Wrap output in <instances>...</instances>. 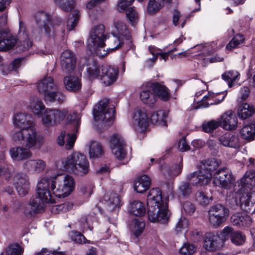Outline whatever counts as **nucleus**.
<instances>
[{"mask_svg":"<svg viewBox=\"0 0 255 255\" xmlns=\"http://www.w3.org/2000/svg\"><path fill=\"white\" fill-rule=\"evenodd\" d=\"M75 187V179L69 174L57 173L51 181L46 176L42 177L37 184V197H32L24 206L25 214L41 212L45 204L55 203L53 195L58 198L66 197L74 191Z\"/></svg>","mask_w":255,"mask_h":255,"instance_id":"f257e3e1","label":"nucleus"},{"mask_svg":"<svg viewBox=\"0 0 255 255\" xmlns=\"http://www.w3.org/2000/svg\"><path fill=\"white\" fill-rule=\"evenodd\" d=\"M32 119L31 115L25 113H19L14 116L13 123L21 129L14 131L12 139L28 148L39 149L44 141L43 138L37 134Z\"/></svg>","mask_w":255,"mask_h":255,"instance_id":"f03ea898","label":"nucleus"},{"mask_svg":"<svg viewBox=\"0 0 255 255\" xmlns=\"http://www.w3.org/2000/svg\"><path fill=\"white\" fill-rule=\"evenodd\" d=\"M105 27L103 24L95 25L91 29L87 46L89 50L100 57H103L109 53L119 48L125 38L117 35H112L107 43L105 48V40L108 34L105 33Z\"/></svg>","mask_w":255,"mask_h":255,"instance_id":"7ed1b4c3","label":"nucleus"},{"mask_svg":"<svg viewBox=\"0 0 255 255\" xmlns=\"http://www.w3.org/2000/svg\"><path fill=\"white\" fill-rule=\"evenodd\" d=\"M168 198L162 197L159 188L151 189L147 198V213L149 220L152 223L165 224L170 218V212L168 208Z\"/></svg>","mask_w":255,"mask_h":255,"instance_id":"20e7f679","label":"nucleus"},{"mask_svg":"<svg viewBox=\"0 0 255 255\" xmlns=\"http://www.w3.org/2000/svg\"><path fill=\"white\" fill-rule=\"evenodd\" d=\"M81 115L75 112L69 111L67 108L61 109L47 108L41 116L42 125L46 127H54L63 122L71 124L77 131L80 125Z\"/></svg>","mask_w":255,"mask_h":255,"instance_id":"39448f33","label":"nucleus"},{"mask_svg":"<svg viewBox=\"0 0 255 255\" xmlns=\"http://www.w3.org/2000/svg\"><path fill=\"white\" fill-rule=\"evenodd\" d=\"M56 168L58 171H67L82 176L88 173L89 162L84 154L73 152L66 157L58 161L56 164Z\"/></svg>","mask_w":255,"mask_h":255,"instance_id":"423d86ee","label":"nucleus"},{"mask_svg":"<svg viewBox=\"0 0 255 255\" xmlns=\"http://www.w3.org/2000/svg\"><path fill=\"white\" fill-rule=\"evenodd\" d=\"M222 161L216 158L202 160L198 165V170L189 173L186 179L193 185L205 186L208 185L212 179V172L219 168Z\"/></svg>","mask_w":255,"mask_h":255,"instance_id":"0eeeda50","label":"nucleus"},{"mask_svg":"<svg viewBox=\"0 0 255 255\" xmlns=\"http://www.w3.org/2000/svg\"><path fill=\"white\" fill-rule=\"evenodd\" d=\"M86 70L89 79H100L105 86L114 83L118 77V68L108 65L99 66L94 61L87 65Z\"/></svg>","mask_w":255,"mask_h":255,"instance_id":"6e6552de","label":"nucleus"},{"mask_svg":"<svg viewBox=\"0 0 255 255\" xmlns=\"http://www.w3.org/2000/svg\"><path fill=\"white\" fill-rule=\"evenodd\" d=\"M255 186V171H247L239 182V186L241 187L237 191L242 194L240 199V206L246 212L250 210V206L253 204L252 199L255 197V191L251 190Z\"/></svg>","mask_w":255,"mask_h":255,"instance_id":"1a4fd4ad","label":"nucleus"},{"mask_svg":"<svg viewBox=\"0 0 255 255\" xmlns=\"http://www.w3.org/2000/svg\"><path fill=\"white\" fill-rule=\"evenodd\" d=\"M115 107L108 102L101 101L94 108V118L98 126L106 129L111 126L114 120Z\"/></svg>","mask_w":255,"mask_h":255,"instance_id":"9d476101","label":"nucleus"},{"mask_svg":"<svg viewBox=\"0 0 255 255\" xmlns=\"http://www.w3.org/2000/svg\"><path fill=\"white\" fill-rule=\"evenodd\" d=\"M218 47L217 43L215 42L197 45L194 47L195 50L199 52V59L202 65L206 66L209 63L220 62L222 60L223 58L221 56L217 54L211 55L216 51Z\"/></svg>","mask_w":255,"mask_h":255,"instance_id":"9b49d317","label":"nucleus"},{"mask_svg":"<svg viewBox=\"0 0 255 255\" xmlns=\"http://www.w3.org/2000/svg\"><path fill=\"white\" fill-rule=\"evenodd\" d=\"M149 125V118L147 110L142 107H137L131 116V126L137 132L146 131Z\"/></svg>","mask_w":255,"mask_h":255,"instance_id":"f8f14e48","label":"nucleus"},{"mask_svg":"<svg viewBox=\"0 0 255 255\" xmlns=\"http://www.w3.org/2000/svg\"><path fill=\"white\" fill-rule=\"evenodd\" d=\"M110 143L112 152L116 158L119 160L124 159L127 152L125 140L123 136L119 134H114L112 136Z\"/></svg>","mask_w":255,"mask_h":255,"instance_id":"ddd939ff","label":"nucleus"},{"mask_svg":"<svg viewBox=\"0 0 255 255\" xmlns=\"http://www.w3.org/2000/svg\"><path fill=\"white\" fill-rule=\"evenodd\" d=\"M35 19L37 25L39 27H42L41 29L42 33H44L49 36L54 33L55 27L53 23L50 20V16L49 14L40 11L36 14Z\"/></svg>","mask_w":255,"mask_h":255,"instance_id":"4468645a","label":"nucleus"},{"mask_svg":"<svg viewBox=\"0 0 255 255\" xmlns=\"http://www.w3.org/2000/svg\"><path fill=\"white\" fill-rule=\"evenodd\" d=\"M134 0H120L118 4V9L120 11H126V17L131 25L136 24L139 19L138 12L134 7H128Z\"/></svg>","mask_w":255,"mask_h":255,"instance_id":"2eb2a0df","label":"nucleus"},{"mask_svg":"<svg viewBox=\"0 0 255 255\" xmlns=\"http://www.w3.org/2000/svg\"><path fill=\"white\" fill-rule=\"evenodd\" d=\"M218 233H208L205 235L203 247L209 252H215L220 248L223 242L222 237Z\"/></svg>","mask_w":255,"mask_h":255,"instance_id":"dca6fc26","label":"nucleus"},{"mask_svg":"<svg viewBox=\"0 0 255 255\" xmlns=\"http://www.w3.org/2000/svg\"><path fill=\"white\" fill-rule=\"evenodd\" d=\"M217 95L208 93L201 99H194L193 108L194 109H202L208 107L210 105H217L223 100V96L220 99L216 98Z\"/></svg>","mask_w":255,"mask_h":255,"instance_id":"f3484780","label":"nucleus"},{"mask_svg":"<svg viewBox=\"0 0 255 255\" xmlns=\"http://www.w3.org/2000/svg\"><path fill=\"white\" fill-rule=\"evenodd\" d=\"M109 30L112 35H117L128 39L130 36L129 29L124 21L120 19H116L110 27Z\"/></svg>","mask_w":255,"mask_h":255,"instance_id":"a211bd4d","label":"nucleus"},{"mask_svg":"<svg viewBox=\"0 0 255 255\" xmlns=\"http://www.w3.org/2000/svg\"><path fill=\"white\" fill-rule=\"evenodd\" d=\"M16 48L19 50L25 51L28 50L32 46V42L30 40L26 32L24 23L19 21V36Z\"/></svg>","mask_w":255,"mask_h":255,"instance_id":"6ab92c4d","label":"nucleus"},{"mask_svg":"<svg viewBox=\"0 0 255 255\" xmlns=\"http://www.w3.org/2000/svg\"><path fill=\"white\" fill-rule=\"evenodd\" d=\"M13 184L20 196L27 195L29 190V182L26 176L20 174L15 175L13 178Z\"/></svg>","mask_w":255,"mask_h":255,"instance_id":"aec40b11","label":"nucleus"},{"mask_svg":"<svg viewBox=\"0 0 255 255\" xmlns=\"http://www.w3.org/2000/svg\"><path fill=\"white\" fill-rule=\"evenodd\" d=\"M37 88L45 99L47 94H50L51 91L56 89L57 86L51 77L46 76L39 81Z\"/></svg>","mask_w":255,"mask_h":255,"instance_id":"412c9836","label":"nucleus"},{"mask_svg":"<svg viewBox=\"0 0 255 255\" xmlns=\"http://www.w3.org/2000/svg\"><path fill=\"white\" fill-rule=\"evenodd\" d=\"M46 166L45 161L41 159L26 160L23 164V168L33 174H39L43 171Z\"/></svg>","mask_w":255,"mask_h":255,"instance_id":"4be33fe9","label":"nucleus"},{"mask_svg":"<svg viewBox=\"0 0 255 255\" xmlns=\"http://www.w3.org/2000/svg\"><path fill=\"white\" fill-rule=\"evenodd\" d=\"M168 112L164 110H158L153 112L149 118V124L160 127H167Z\"/></svg>","mask_w":255,"mask_h":255,"instance_id":"5701e85b","label":"nucleus"},{"mask_svg":"<svg viewBox=\"0 0 255 255\" xmlns=\"http://www.w3.org/2000/svg\"><path fill=\"white\" fill-rule=\"evenodd\" d=\"M89 158L96 159L102 157L105 154V150L102 143L97 140H92L88 144Z\"/></svg>","mask_w":255,"mask_h":255,"instance_id":"b1692460","label":"nucleus"},{"mask_svg":"<svg viewBox=\"0 0 255 255\" xmlns=\"http://www.w3.org/2000/svg\"><path fill=\"white\" fill-rule=\"evenodd\" d=\"M17 43V38L14 36L6 35L0 29V51H7L12 49Z\"/></svg>","mask_w":255,"mask_h":255,"instance_id":"393cba45","label":"nucleus"},{"mask_svg":"<svg viewBox=\"0 0 255 255\" xmlns=\"http://www.w3.org/2000/svg\"><path fill=\"white\" fill-rule=\"evenodd\" d=\"M231 238L232 242L236 245H242L246 241V236L240 232H233L232 228L227 227L224 228V241Z\"/></svg>","mask_w":255,"mask_h":255,"instance_id":"a878e982","label":"nucleus"},{"mask_svg":"<svg viewBox=\"0 0 255 255\" xmlns=\"http://www.w3.org/2000/svg\"><path fill=\"white\" fill-rule=\"evenodd\" d=\"M63 84L66 90L74 92L79 91L82 86L79 78L78 76L71 75L64 78Z\"/></svg>","mask_w":255,"mask_h":255,"instance_id":"bb28decb","label":"nucleus"},{"mask_svg":"<svg viewBox=\"0 0 255 255\" xmlns=\"http://www.w3.org/2000/svg\"><path fill=\"white\" fill-rule=\"evenodd\" d=\"M151 180L146 175H143L136 178L133 182L134 190L139 193H143L147 190L150 185Z\"/></svg>","mask_w":255,"mask_h":255,"instance_id":"cd10ccee","label":"nucleus"},{"mask_svg":"<svg viewBox=\"0 0 255 255\" xmlns=\"http://www.w3.org/2000/svg\"><path fill=\"white\" fill-rule=\"evenodd\" d=\"M255 113V107L252 104L243 103L238 106L237 115L241 120H246L252 117Z\"/></svg>","mask_w":255,"mask_h":255,"instance_id":"c85d7f7f","label":"nucleus"},{"mask_svg":"<svg viewBox=\"0 0 255 255\" xmlns=\"http://www.w3.org/2000/svg\"><path fill=\"white\" fill-rule=\"evenodd\" d=\"M231 221L235 225L239 227H248L252 223L250 216L245 213H238L233 215L231 217Z\"/></svg>","mask_w":255,"mask_h":255,"instance_id":"c756f323","label":"nucleus"},{"mask_svg":"<svg viewBox=\"0 0 255 255\" xmlns=\"http://www.w3.org/2000/svg\"><path fill=\"white\" fill-rule=\"evenodd\" d=\"M129 212L134 216L142 217L146 214V204L142 201L134 200L129 204Z\"/></svg>","mask_w":255,"mask_h":255,"instance_id":"7c9ffc66","label":"nucleus"},{"mask_svg":"<svg viewBox=\"0 0 255 255\" xmlns=\"http://www.w3.org/2000/svg\"><path fill=\"white\" fill-rule=\"evenodd\" d=\"M11 158L14 160H19L30 158L32 153L28 148L23 147H13L9 150Z\"/></svg>","mask_w":255,"mask_h":255,"instance_id":"2f4dec72","label":"nucleus"},{"mask_svg":"<svg viewBox=\"0 0 255 255\" xmlns=\"http://www.w3.org/2000/svg\"><path fill=\"white\" fill-rule=\"evenodd\" d=\"M104 200L109 211L116 210L119 208L121 205L120 198L115 193H107L104 196Z\"/></svg>","mask_w":255,"mask_h":255,"instance_id":"473e14b6","label":"nucleus"},{"mask_svg":"<svg viewBox=\"0 0 255 255\" xmlns=\"http://www.w3.org/2000/svg\"><path fill=\"white\" fill-rule=\"evenodd\" d=\"M238 119L235 113L229 111L224 114V129L234 130L237 127Z\"/></svg>","mask_w":255,"mask_h":255,"instance_id":"72a5a7b5","label":"nucleus"},{"mask_svg":"<svg viewBox=\"0 0 255 255\" xmlns=\"http://www.w3.org/2000/svg\"><path fill=\"white\" fill-rule=\"evenodd\" d=\"M240 135L241 138L248 141L255 139V123H251L243 127L240 130Z\"/></svg>","mask_w":255,"mask_h":255,"instance_id":"f704fd0d","label":"nucleus"},{"mask_svg":"<svg viewBox=\"0 0 255 255\" xmlns=\"http://www.w3.org/2000/svg\"><path fill=\"white\" fill-rule=\"evenodd\" d=\"M28 107L34 114L41 116V117L46 109L41 100L37 97L33 98L30 100Z\"/></svg>","mask_w":255,"mask_h":255,"instance_id":"c9c22d12","label":"nucleus"},{"mask_svg":"<svg viewBox=\"0 0 255 255\" xmlns=\"http://www.w3.org/2000/svg\"><path fill=\"white\" fill-rule=\"evenodd\" d=\"M152 87H147L143 88L140 93V99L144 104L149 106L152 105L156 101L154 94L151 92Z\"/></svg>","mask_w":255,"mask_h":255,"instance_id":"e433bc0d","label":"nucleus"},{"mask_svg":"<svg viewBox=\"0 0 255 255\" xmlns=\"http://www.w3.org/2000/svg\"><path fill=\"white\" fill-rule=\"evenodd\" d=\"M67 136V141L66 143V148L67 149H70L74 146L76 136L75 133L71 134L68 133L66 135L65 131L62 132L57 138V143L59 145H63L64 144V139L65 137Z\"/></svg>","mask_w":255,"mask_h":255,"instance_id":"4c0bfd02","label":"nucleus"},{"mask_svg":"<svg viewBox=\"0 0 255 255\" xmlns=\"http://www.w3.org/2000/svg\"><path fill=\"white\" fill-rule=\"evenodd\" d=\"M223 116L214 120H211L207 122H204L202 125V128L203 131L207 133H210L221 127L223 123Z\"/></svg>","mask_w":255,"mask_h":255,"instance_id":"58836bf2","label":"nucleus"},{"mask_svg":"<svg viewBox=\"0 0 255 255\" xmlns=\"http://www.w3.org/2000/svg\"><path fill=\"white\" fill-rule=\"evenodd\" d=\"M152 89L157 96L161 100L166 101L170 98L169 89L164 85L156 84L152 86Z\"/></svg>","mask_w":255,"mask_h":255,"instance_id":"ea45409f","label":"nucleus"},{"mask_svg":"<svg viewBox=\"0 0 255 255\" xmlns=\"http://www.w3.org/2000/svg\"><path fill=\"white\" fill-rule=\"evenodd\" d=\"M224 136V146L236 148L239 146V138L233 132L226 133Z\"/></svg>","mask_w":255,"mask_h":255,"instance_id":"a19ab883","label":"nucleus"},{"mask_svg":"<svg viewBox=\"0 0 255 255\" xmlns=\"http://www.w3.org/2000/svg\"><path fill=\"white\" fill-rule=\"evenodd\" d=\"M145 223L138 219L133 220L129 225V229L135 236L137 237L143 231L145 228Z\"/></svg>","mask_w":255,"mask_h":255,"instance_id":"79ce46f5","label":"nucleus"},{"mask_svg":"<svg viewBox=\"0 0 255 255\" xmlns=\"http://www.w3.org/2000/svg\"><path fill=\"white\" fill-rule=\"evenodd\" d=\"M164 0H149L147 8L148 13L152 14L160 10L164 5Z\"/></svg>","mask_w":255,"mask_h":255,"instance_id":"37998d69","label":"nucleus"},{"mask_svg":"<svg viewBox=\"0 0 255 255\" xmlns=\"http://www.w3.org/2000/svg\"><path fill=\"white\" fill-rule=\"evenodd\" d=\"M189 226L188 220L184 217H181L176 224L175 231L177 234L182 233L185 234Z\"/></svg>","mask_w":255,"mask_h":255,"instance_id":"c03bdc74","label":"nucleus"},{"mask_svg":"<svg viewBox=\"0 0 255 255\" xmlns=\"http://www.w3.org/2000/svg\"><path fill=\"white\" fill-rule=\"evenodd\" d=\"M186 18L178 10L173 11L172 22L174 26L183 28L186 23Z\"/></svg>","mask_w":255,"mask_h":255,"instance_id":"a18cd8bd","label":"nucleus"},{"mask_svg":"<svg viewBox=\"0 0 255 255\" xmlns=\"http://www.w3.org/2000/svg\"><path fill=\"white\" fill-rule=\"evenodd\" d=\"M65 99L64 95L61 92L53 90L50 94L47 95L44 99L46 102H63Z\"/></svg>","mask_w":255,"mask_h":255,"instance_id":"49530a36","label":"nucleus"},{"mask_svg":"<svg viewBox=\"0 0 255 255\" xmlns=\"http://www.w3.org/2000/svg\"><path fill=\"white\" fill-rule=\"evenodd\" d=\"M239 73L236 71H229L224 73V81L228 84L229 88H232L234 83L238 80Z\"/></svg>","mask_w":255,"mask_h":255,"instance_id":"de8ad7c7","label":"nucleus"},{"mask_svg":"<svg viewBox=\"0 0 255 255\" xmlns=\"http://www.w3.org/2000/svg\"><path fill=\"white\" fill-rule=\"evenodd\" d=\"M235 177L230 169L224 168V189H230L235 183Z\"/></svg>","mask_w":255,"mask_h":255,"instance_id":"09e8293b","label":"nucleus"},{"mask_svg":"<svg viewBox=\"0 0 255 255\" xmlns=\"http://www.w3.org/2000/svg\"><path fill=\"white\" fill-rule=\"evenodd\" d=\"M214 171L215 172L213 175H212L213 184L216 186L222 188L223 187V168L220 167Z\"/></svg>","mask_w":255,"mask_h":255,"instance_id":"8fccbe9b","label":"nucleus"},{"mask_svg":"<svg viewBox=\"0 0 255 255\" xmlns=\"http://www.w3.org/2000/svg\"><path fill=\"white\" fill-rule=\"evenodd\" d=\"M244 42V38L241 35H237L235 36L227 45L226 49L228 50L231 51L234 48H238L242 45Z\"/></svg>","mask_w":255,"mask_h":255,"instance_id":"3c124183","label":"nucleus"},{"mask_svg":"<svg viewBox=\"0 0 255 255\" xmlns=\"http://www.w3.org/2000/svg\"><path fill=\"white\" fill-rule=\"evenodd\" d=\"M196 250L197 248L194 244L185 243L180 248L179 252L182 255H192Z\"/></svg>","mask_w":255,"mask_h":255,"instance_id":"603ef678","label":"nucleus"},{"mask_svg":"<svg viewBox=\"0 0 255 255\" xmlns=\"http://www.w3.org/2000/svg\"><path fill=\"white\" fill-rule=\"evenodd\" d=\"M72 206L73 204L71 203H65L60 205H53L50 210L52 213L58 214L69 211L72 208Z\"/></svg>","mask_w":255,"mask_h":255,"instance_id":"864d4df0","label":"nucleus"},{"mask_svg":"<svg viewBox=\"0 0 255 255\" xmlns=\"http://www.w3.org/2000/svg\"><path fill=\"white\" fill-rule=\"evenodd\" d=\"M80 17L79 11L78 10H74L72 13V17H69L67 22V29L71 30L76 25Z\"/></svg>","mask_w":255,"mask_h":255,"instance_id":"5fc2aeb1","label":"nucleus"},{"mask_svg":"<svg viewBox=\"0 0 255 255\" xmlns=\"http://www.w3.org/2000/svg\"><path fill=\"white\" fill-rule=\"evenodd\" d=\"M148 50L150 53L152 55H157V56L159 55L160 59L164 60V62H165L168 58L169 55L171 52V51H170L167 52H163L162 50L159 48H158L154 46H149L148 47Z\"/></svg>","mask_w":255,"mask_h":255,"instance_id":"6e6d98bb","label":"nucleus"},{"mask_svg":"<svg viewBox=\"0 0 255 255\" xmlns=\"http://www.w3.org/2000/svg\"><path fill=\"white\" fill-rule=\"evenodd\" d=\"M76 63V58L66 60L65 62H61L63 71L65 73H71L73 71Z\"/></svg>","mask_w":255,"mask_h":255,"instance_id":"4d7b16f0","label":"nucleus"},{"mask_svg":"<svg viewBox=\"0 0 255 255\" xmlns=\"http://www.w3.org/2000/svg\"><path fill=\"white\" fill-rule=\"evenodd\" d=\"M23 251V249L17 244L10 245L5 249L7 255H21Z\"/></svg>","mask_w":255,"mask_h":255,"instance_id":"13d9d810","label":"nucleus"},{"mask_svg":"<svg viewBox=\"0 0 255 255\" xmlns=\"http://www.w3.org/2000/svg\"><path fill=\"white\" fill-rule=\"evenodd\" d=\"M196 199L200 204L206 206L209 204L212 197L207 195L202 191H199L196 194Z\"/></svg>","mask_w":255,"mask_h":255,"instance_id":"bf43d9fd","label":"nucleus"},{"mask_svg":"<svg viewBox=\"0 0 255 255\" xmlns=\"http://www.w3.org/2000/svg\"><path fill=\"white\" fill-rule=\"evenodd\" d=\"M54 1L65 11H68L71 9L74 6V0H54Z\"/></svg>","mask_w":255,"mask_h":255,"instance_id":"052dcab7","label":"nucleus"},{"mask_svg":"<svg viewBox=\"0 0 255 255\" xmlns=\"http://www.w3.org/2000/svg\"><path fill=\"white\" fill-rule=\"evenodd\" d=\"M72 240L77 244H82L88 242L85 237L80 233L78 232H73L71 234Z\"/></svg>","mask_w":255,"mask_h":255,"instance_id":"680f3d73","label":"nucleus"},{"mask_svg":"<svg viewBox=\"0 0 255 255\" xmlns=\"http://www.w3.org/2000/svg\"><path fill=\"white\" fill-rule=\"evenodd\" d=\"M209 216H212V215L216 216H223V207L220 204H216L213 206L210 209L208 212Z\"/></svg>","mask_w":255,"mask_h":255,"instance_id":"e2e57ef3","label":"nucleus"},{"mask_svg":"<svg viewBox=\"0 0 255 255\" xmlns=\"http://www.w3.org/2000/svg\"><path fill=\"white\" fill-rule=\"evenodd\" d=\"M209 221L212 226L215 228H217L222 223L223 221V216H213V215H212V216H209Z\"/></svg>","mask_w":255,"mask_h":255,"instance_id":"0e129e2a","label":"nucleus"},{"mask_svg":"<svg viewBox=\"0 0 255 255\" xmlns=\"http://www.w3.org/2000/svg\"><path fill=\"white\" fill-rule=\"evenodd\" d=\"M99 2L98 0H90L86 4V8L89 10V15L92 19L95 18L98 16V14H95L92 9L95 7L96 4Z\"/></svg>","mask_w":255,"mask_h":255,"instance_id":"69168bd1","label":"nucleus"},{"mask_svg":"<svg viewBox=\"0 0 255 255\" xmlns=\"http://www.w3.org/2000/svg\"><path fill=\"white\" fill-rule=\"evenodd\" d=\"M175 146L179 150L181 151H186L189 149V146L187 144L184 137L178 140L176 143Z\"/></svg>","mask_w":255,"mask_h":255,"instance_id":"338daca9","label":"nucleus"},{"mask_svg":"<svg viewBox=\"0 0 255 255\" xmlns=\"http://www.w3.org/2000/svg\"><path fill=\"white\" fill-rule=\"evenodd\" d=\"M180 193L183 196L189 195L191 192V187L189 183L183 182L179 186Z\"/></svg>","mask_w":255,"mask_h":255,"instance_id":"774afa93","label":"nucleus"}]
</instances>
